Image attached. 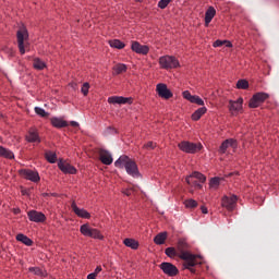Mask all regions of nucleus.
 I'll use <instances>...</instances> for the list:
<instances>
[{
	"label": "nucleus",
	"mask_w": 279,
	"mask_h": 279,
	"mask_svg": "<svg viewBox=\"0 0 279 279\" xmlns=\"http://www.w3.org/2000/svg\"><path fill=\"white\" fill-rule=\"evenodd\" d=\"M156 90H157V95L161 97V99H171V97H173V92L167 88V84L165 83L157 84Z\"/></svg>",
	"instance_id": "obj_11"
},
{
	"label": "nucleus",
	"mask_w": 279,
	"mask_h": 279,
	"mask_svg": "<svg viewBox=\"0 0 279 279\" xmlns=\"http://www.w3.org/2000/svg\"><path fill=\"white\" fill-rule=\"evenodd\" d=\"M0 158H5L7 160H14V153L0 145Z\"/></svg>",
	"instance_id": "obj_25"
},
{
	"label": "nucleus",
	"mask_w": 279,
	"mask_h": 279,
	"mask_svg": "<svg viewBox=\"0 0 279 279\" xmlns=\"http://www.w3.org/2000/svg\"><path fill=\"white\" fill-rule=\"evenodd\" d=\"M232 175H234V173H229V174H228V178H232Z\"/></svg>",
	"instance_id": "obj_57"
},
{
	"label": "nucleus",
	"mask_w": 279,
	"mask_h": 279,
	"mask_svg": "<svg viewBox=\"0 0 279 279\" xmlns=\"http://www.w3.org/2000/svg\"><path fill=\"white\" fill-rule=\"evenodd\" d=\"M109 45L113 49H125V43L121 41L120 39L109 40Z\"/></svg>",
	"instance_id": "obj_34"
},
{
	"label": "nucleus",
	"mask_w": 279,
	"mask_h": 279,
	"mask_svg": "<svg viewBox=\"0 0 279 279\" xmlns=\"http://www.w3.org/2000/svg\"><path fill=\"white\" fill-rule=\"evenodd\" d=\"M132 193H134V187H129V189L122 190V194L126 195V197H130L132 195Z\"/></svg>",
	"instance_id": "obj_45"
},
{
	"label": "nucleus",
	"mask_w": 279,
	"mask_h": 279,
	"mask_svg": "<svg viewBox=\"0 0 279 279\" xmlns=\"http://www.w3.org/2000/svg\"><path fill=\"white\" fill-rule=\"evenodd\" d=\"M225 45H226V47H228L229 49H232V41H230V40H225Z\"/></svg>",
	"instance_id": "obj_49"
},
{
	"label": "nucleus",
	"mask_w": 279,
	"mask_h": 279,
	"mask_svg": "<svg viewBox=\"0 0 279 279\" xmlns=\"http://www.w3.org/2000/svg\"><path fill=\"white\" fill-rule=\"evenodd\" d=\"M217 14V10H215V7H209L207 9V11L205 12V25L206 27H208V25H210V22L213 21V19H215Z\"/></svg>",
	"instance_id": "obj_23"
},
{
	"label": "nucleus",
	"mask_w": 279,
	"mask_h": 279,
	"mask_svg": "<svg viewBox=\"0 0 279 279\" xmlns=\"http://www.w3.org/2000/svg\"><path fill=\"white\" fill-rule=\"evenodd\" d=\"M219 184H221V178L219 177H214L209 181L210 189H214V186H219Z\"/></svg>",
	"instance_id": "obj_39"
},
{
	"label": "nucleus",
	"mask_w": 279,
	"mask_h": 279,
	"mask_svg": "<svg viewBox=\"0 0 279 279\" xmlns=\"http://www.w3.org/2000/svg\"><path fill=\"white\" fill-rule=\"evenodd\" d=\"M228 147H232L233 149H236L239 147V143L234 138L225 140L221 143V145L218 149V153L221 155L226 154L228 151Z\"/></svg>",
	"instance_id": "obj_13"
},
{
	"label": "nucleus",
	"mask_w": 279,
	"mask_h": 279,
	"mask_svg": "<svg viewBox=\"0 0 279 279\" xmlns=\"http://www.w3.org/2000/svg\"><path fill=\"white\" fill-rule=\"evenodd\" d=\"M135 1L141 2V0H135Z\"/></svg>",
	"instance_id": "obj_58"
},
{
	"label": "nucleus",
	"mask_w": 279,
	"mask_h": 279,
	"mask_svg": "<svg viewBox=\"0 0 279 279\" xmlns=\"http://www.w3.org/2000/svg\"><path fill=\"white\" fill-rule=\"evenodd\" d=\"M193 97H195V96L191 95V92H189V90L183 92V98L186 99L187 101H190V102L193 101Z\"/></svg>",
	"instance_id": "obj_44"
},
{
	"label": "nucleus",
	"mask_w": 279,
	"mask_h": 279,
	"mask_svg": "<svg viewBox=\"0 0 279 279\" xmlns=\"http://www.w3.org/2000/svg\"><path fill=\"white\" fill-rule=\"evenodd\" d=\"M206 112H208V109L206 107L198 108L195 112L192 113V121H199V119H202V117H204Z\"/></svg>",
	"instance_id": "obj_26"
},
{
	"label": "nucleus",
	"mask_w": 279,
	"mask_h": 279,
	"mask_svg": "<svg viewBox=\"0 0 279 279\" xmlns=\"http://www.w3.org/2000/svg\"><path fill=\"white\" fill-rule=\"evenodd\" d=\"M58 168L60 169V171H62V173L65 174L69 173L70 175H75V173H77V169L74 166L66 161H63L62 159L59 160Z\"/></svg>",
	"instance_id": "obj_14"
},
{
	"label": "nucleus",
	"mask_w": 279,
	"mask_h": 279,
	"mask_svg": "<svg viewBox=\"0 0 279 279\" xmlns=\"http://www.w3.org/2000/svg\"><path fill=\"white\" fill-rule=\"evenodd\" d=\"M99 160L102 165L109 166L112 162V155L106 149H101L99 153Z\"/></svg>",
	"instance_id": "obj_22"
},
{
	"label": "nucleus",
	"mask_w": 279,
	"mask_h": 279,
	"mask_svg": "<svg viewBox=\"0 0 279 279\" xmlns=\"http://www.w3.org/2000/svg\"><path fill=\"white\" fill-rule=\"evenodd\" d=\"M239 201L236 195H232L231 197L223 196L221 199L222 208H227V210H234V204Z\"/></svg>",
	"instance_id": "obj_17"
},
{
	"label": "nucleus",
	"mask_w": 279,
	"mask_h": 279,
	"mask_svg": "<svg viewBox=\"0 0 279 279\" xmlns=\"http://www.w3.org/2000/svg\"><path fill=\"white\" fill-rule=\"evenodd\" d=\"M177 252L181 260H186L185 256H198L197 254L191 253V244L184 238H180L177 242Z\"/></svg>",
	"instance_id": "obj_2"
},
{
	"label": "nucleus",
	"mask_w": 279,
	"mask_h": 279,
	"mask_svg": "<svg viewBox=\"0 0 279 279\" xmlns=\"http://www.w3.org/2000/svg\"><path fill=\"white\" fill-rule=\"evenodd\" d=\"M45 158L50 165H56L58 160V155L51 150L45 153Z\"/></svg>",
	"instance_id": "obj_31"
},
{
	"label": "nucleus",
	"mask_w": 279,
	"mask_h": 279,
	"mask_svg": "<svg viewBox=\"0 0 279 279\" xmlns=\"http://www.w3.org/2000/svg\"><path fill=\"white\" fill-rule=\"evenodd\" d=\"M236 88L240 90H247L250 88V82H247V80H239L236 82Z\"/></svg>",
	"instance_id": "obj_35"
},
{
	"label": "nucleus",
	"mask_w": 279,
	"mask_h": 279,
	"mask_svg": "<svg viewBox=\"0 0 279 279\" xmlns=\"http://www.w3.org/2000/svg\"><path fill=\"white\" fill-rule=\"evenodd\" d=\"M156 147H158V144H156L153 141L147 142L146 144L143 145L142 149H146L147 151L154 150Z\"/></svg>",
	"instance_id": "obj_37"
},
{
	"label": "nucleus",
	"mask_w": 279,
	"mask_h": 279,
	"mask_svg": "<svg viewBox=\"0 0 279 279\" xmlns=\"http://www.w3.org/2000/svg\"><path fill=\"white\" fill-rule=\"evenodd\" d=\"M269 99V94L265 92L255 93L248 101V108H260Z\"/></svg>",
	"instance_id": "obj_6"
},
{
	"label": "nucleus",
	"mask_w": 279,
	"mask_h": 279,
	"mask_svg": "<svg viewBox=\"0 0 279 279\" xmlns=\"http://www.w3.org/2000/svg\"><path fill=\"white\" fill-rule=\"evenodd\" d=\"M114 167H118V169L124 168L126 173L129 175H132V178H141V172L138 171V165H136V161H134L128 155L120 156L118 160H116Z\"/></svg>",
	"instance_id": "obj_1"
},
{
	"label": "nucleus",
	"mask_w": 279,
	"mask_h": 279,
	"mask_svg": "<svg viewBox=\"0 0 279 279\" xmlns=\"http://www.w3.org/2000/svg\"><path fill=\"white\" fill-rule=\"evenodd\" d=\"M28 271H31V274H35V276L47 278V270H43L40 267H31L28 268Z\"/></svg>",
	"instance_id": "obj_32"
},
{
	"label": "nucleus",
	"mask_w": 279,
	"mask_h": 279,
	"mask_svg": "<svg viewBox=\"0 0 279 279\" xmlns=\"http://www.w3.org/2000/svg\"><path fill=\"white\" fill-rule=\"evenodd\" d=\"M243 110V98H238L236 100H229V111L231 114H239Z\"/></svg>",
	"instance_id": "obj_15"
},
{
	"label": "nucleus",
	"mask_w": 279,
	"mask_h": 279,
	"mask_svg": "<svg viewBox=\"0 0 279 279\" xmlns=\"http://www.w3.org/2000/svg\"><path fill=\"white\" fill-rule=\"evenodd\" d=\"M223 45L225 40L217 39L216 41H214L213 47H223Z\"/></svg>",
	"instance_id": "obj_47"
},
{
	"label": "nucleus",
	"mask_w": 279,
	"mask_h": 279,
	"mask_svg": "<svg viewBox=\"0 0 279 279\" xmlns=\"http://www.w3.org/2000/svg\"><path fill=\"white\" fill-rule=\"evenodd\" d=\"M71 208H72L73 213L81 219H90V213H88V210H86L84 208L77 207V204L75 203V201L72 202Z\"/></svg>",
	"instance_id": "obj_18"
},
{
	"label": "nucleus",
	"mask_w": 279,
	"mask_h": 279,
	"mask_svg": "<svg viewBox=\"0 0 279 279\" xmlns=\"http://www.w3.org/2000/svg\"><path fill=\"white\" fill-rule=\"evenodd\" d=\"M16 241L27 245V247H32V245H34V241L23 233L16 235Z\"/></svg>",
	"instance_id": "obj_28"
},
{
	"label": "nucleus",
	"mask_w": 279,
	"mask_h": 279,
	"mask_svg": "<svg viewBox=\"0 0 279 279\" xmlns=\"http://www.w3.org/2000/svg\"><path fill=\"white\" fill-rule=\"evenodd\" d=\"M27 217L29 221H33L34 223H45V221H47V216H45L43 211L34 209L27 213Z\"/></svg>",
	"instance_id": "obj_12"
},
{
	"label": "nucleus",
	"mask_w": 279,
	"mask_h": 279,
	"mask_svg": "<svg viewBox=\"0 0 279 279\" xmlns=\"http://www.w3.org/2000/svg\"><path fill=\"white\" fill-rule=\"evenodd\" d=\"M131 49L134 53H138L140 56H147V53H149V46L141 45L138 41H132Z\"/></svg>",
	"instance_id": "obj_16"
},
{
	"label": "nucleus",
	"mask_w": 279,
	"mask_h": 279,
	"mask_svg": "<svg viewBox=\"0 0 279 279\" xmlns=\"http://www.w3.org/2000/svg\"><path fill=\"white\" fill-rule=\"evenodd\" d=\"M123 244L126 247H131V250H138V241L131 239V238H126L123 240Z\"/></svg>",
	"instance_id": "obj_29"
},
{
	"label": "nucleus",
	"mask_w": 279,
	"mask_h": 279,
	"mask_svg": "<svg viewBox=\"0 0 279 279\" xmlns=\"http://www.w3.org/2000/svg\"><path fill=\"white\" fill-rule=\"evenodd\" d=\"M33 69H35V71H45V69H47V63L40 58H35L33 60Z\"/></svg>",
	"instance_id": "obj_27"
},
{
	"label": "nucleus",
	"mask_w": 279,
	"mask_h": 279,
	"mask_svg": "<svg viewBox=\"0 0 279 279\" xmlns=\"http://www.w3.org/2000/svg\"><path fill=\"white\" fill-rule=\"evenodd\" d=\"M13 215H21V208L16 207L12 209Z\"/></svg>",
	"instance_id": "obj_48"
},
{
	"label": "nucleus",
	"mask_w": 279,
	"mask_h": 279,
	"mask_svg": "<svg viewBox=\"0 0 279 279\" xmlns=\"http://www.w3.org/2000/svg\"><path fill=\"white\" fill-rule=\"evenodd\" d=\"M165 254L166 256H168V258H175V256L179 258L180 253H178V248L173 247V246H169L165 250Z\"/></svg>",
	"instance_id": "obj_30"
},
{
	"label": "nucleus",
	"mask_w": 279,
	"mask_h": 279,
	"mask_svg": "<svg viewBox=\"0 0 279 279\" xmlns=\"http://www.w3.org/2000/svg\"><path fill=\"white\" fill-rule=\"evenodd\" d=\"M50 123L52 128H57V130H62V128H69V122L62 118L53 117L50 119Z\"/></svg>",
	"instance_id": "obj_21"
},
{
	"label": "nucleus",
	"mask_w": 279,
	"mask_h": 279,
	"mask_svg": "<svg viewBox=\"0 0 279 279\" xmlns=\"http://www.w3.org/2000/svg\"><path fill=\"white\" fill-rule=\"evenodd\" d=\"M100 271H101V266H97L95 271L92 274H95V276H97Z\"/></svg>",
	"instance_id": "obj_52"
},
{
	"label": "nucleus",
	"mask_w": 279,
	"mask_h": 279,
	"mask_svg": "<svg viewBox=\"0 0 279 279\" xmlns=\"http://www.w3.org/2000/svg\"><path fill=\"white\" fill-rule=\"evenodd\" d=\"M169 236V233L167 231L158 233L154 238L155 245H165V242L167 241V238Z\"/></svg>",
	"instance_id": "obj_24"
},
{
	"label": "nucleus",
	"mask_w": 279,
	"mask_h": 279,
	"mask_svg": "<svg viewBox=\"0 0 279 279\" xmlns=\"http://www.w3.org/2000/svg\"><path fill=\"white\" fill-rule=\"evenodd\" d=\"M22 195H27V191L26 190H22Z\"/></svg>",
	"instance_id": "obj_56"
},
{
	"label": "nucleus",
	"mask_w": 279,
	"mask_h": 279,
	"mask_svg": "<svg viewBox=\"0 0 279 279\" xmlns=\"http://www.w3.org/2000/svg\"><path fill=\"white\" fill-rule=\"evenodd\" d=\"M195 180H198L201 184H204V182H206V175H204L202 172L194 171L185 179V182L187 184H195Z\"/></svg>",
	"instance_id": "obj_19"
},
{
	"label": "nucleus",
	"mask_w": 279,
	"mask_h": 279,
	"mask_svg": "<svg viewBox=\"0 0 279 279\" xmlns=\"http://www.w3.org/2000/svg\"><path fill=\"white\" fill-rule=\"evenodd\" d=\"M178 147L180 151H183L184 154H197L204 149L202 143H193L189 141H182L178 144Z\"/></svg>",
	"instance_id": "obj_4"
},
{
	"label": "nucleus",
	"mask_w": 279,
	"mask_h": 279,
	"mask_svg": "<svg viewBox=\"0 0 279 279\" xmlns=\"http://www.w3.org/2000/svg\"><path fill=\"white\" fill-rule=\"evenodd\" d=\"M126 71H128V65H125L123 63H118L113 68V75H121V73H126Z\"/></svg>",
	"instance_id": "obj_33"
},
{
	"label": "nucleus",
	"mask_w": 279,
	"mask_h": 279,
	"mask_svg": "<svg viewBox=\"0 0 279 279\" xmlns=\"http://www.w3.org/2000/svg\"><path fill=\"white\" fill-rule=\"evenodd\" d=\"M160 69H178L180 61L173 56H163L159 58Z\"/></svg>",
	"instance_id": "obj_7"
},
{
	"label": "nucleus",
	"mask_w": 279,
	"mask_h": 279,
	"mask_svg": "<svg viewBox=\"0 0 279 279\" xmlns=\"http://www.w3.org/2000/svg\"><path fill=\"white\" fill-rule=\"evenodd\" d=\"M201 210H202L203 215H208V208L206 206H202Z\"/></svg>",
	"instance_id": "obj_50"
},
{
	"label": "nucleus",
	"mask_w": 279,
	"mask_h": 279,
	"mask_svg": "<svg viewBox=\"0 0 279 279\" xmlns=\"http://www.w3.org/2000/svg\"><path fill=\"white\" fill-rule=\"evenodd\" d=\"M190 186H197V189H202V184L197 183V181H195V183L190 184Z\"/></svg>",
	"instance_id": "obj_53"
},
{
	"label": "nucleus",
	"mask_w": 279,
	"mask_h": 279,
	"mask_svg": "<svg viewBox=\"0 0 279 279\" xmlns=\"http://www.w3.org/2000/svg\"><path fill=\"white\" fill-rule=\"evenodd\" d=\"M191 104H196V106H204V100L199 96L194 95Z\"/></svg>",
	"instance_id": "obj_42"
},
{
	"label": "nucleus",
	"mask_w": 279,
	"mask_h": 279,
	"mask_svg": "<svg viewBox=\"0 0 279 279\" xmlns=\"http://www.w3.org/2000/svg\"><path fill=\"white\" fill-rule=\"evenodd\" d=\"M70 125H71L72 128H80V123H77V122H75V121H71V122H70Z\"/></svg>",
	"instance_id": "obj_51"
},
{
	"label": "nucleus",
	"mask_w": 279,
	"mask_h": 279,
	"mask_svg": "<svg viewBox=\"0 0 279 279\" xmlns=\"http://www.w3.org/2000/svg\"><path fill=\"white\" fill-rule=\"evenodd\" d=\"M35 112L38 114V117H41L43 119L49 118V112L45 111V109L40 107H35Z\"/></svg>",
	"instance_id": "obj_36"
},
{
	"label": "nucleus",
	"mask_w": 279,
	"mask_h": 279,
	"mask_svg": "<svg viewBox=\"0 0 279 279\" xmlns=\"http://www.w3.org/2000/svg\"><path fill=\"white\" fill-rule=\"evenodd\" d=\"M19 174L24 178V180H29V182H34L35 184H38L40 182V174L38 171H34L31 169H21L19 170Z\"/></svg>",
	"instance_id": "obj_10"
},
{
	"label": "nucleus",
	"mask_w": 279,
	"mask_h": 279,
	"mask_svg": "<svg viewBox=\"0 0 279 279\" xmlns=\"http://www.w3.org/2000/svg\"><path fill=\"white\" fill-rule=\"evenodd\" d=\"M43 197H51L50 193H43Z\"/></svg>",
	"instance_id": "obj_54"
},
{
	"label": "nucleus",
	"mask_w": 279,
	"mask_h": 279,
	"mask_svg": "<svg viewBox=\"0 0 279 279\" xmlns=\"http://www.w3.org/2000/svg\"><path fill=\"white\" fill-rule=\"evenodd\" d=\"M17 47L21 56H25V40H29V32L24 24L16 32Z\"/></svg>",
	"instance_id": "obj_3"
},
{
	"label": "nucleus",
	"mask_w": 279,
	"mask_h": 279,
	"mask_svg": "<svg viewBox=\"0 0 279 279\" xmlns=\"http://www.w3.org/2000/svg\"><path fill=\"white\" fill-rule=\"evenodd\" d=\"M50 197H58V193H50Z\"/></svg>",
	"instance_id": "obj_55"
},
{
	"label": "nucleus",
	"mask_w": 279,
	"mask_h": 279,
	"mask_svg": "<svg viewBox=\"0 0 279 279\" xmlns=\"http://www.w3.org/2000/svg\"><path fill=\"white\" fill-rule=\"evenodd\" d=\"M108 104H119V96H111L108 98Z\"/></svg>",
	"instance_id": "obj_46"
},
{
	"label": "nucleus",
	"mask_w": 279,
	"mask_h": 279,
	"mask_svg": "<svg viewBox=\"0 0 279 279\" xmlns=\"http://www.w3.org/2000/svg\"><path fill=\"white\" fill-rule=\"evenodd\" d=\"M80 232L83 234V236H89V239H98V241H104V234H101V231H99V229L90 228V225L88 223L82 225Z\"/></svg>",
	"instance_id": "obj_5"
},
{
	"label": "nucleus",
	"mask_w": 279,
	"mask_h": 279,
	"mask_svg": "<svg viewBox=\"0 0 279 279\" xmlns=\"http://www.w3.org/2000/svg\"><path fill=\"white\" fill-rule=\"evenodd\" d=\"M88 90H90V84L86 82L83 84V86L81 88V93L84 95V97H87Z\"/></svg>",
	"instance_id": "obj_40"
},
{
	"label": "nucleus",
	"mask_w": 279,
	"mask_h": 279,
	"mask_svg": "<svg viewBox=\"0 0 279 279\" xmlns=\"http://www.w3.org/2000/svg\"><path fill=\"white\" fill-rule=\"evenodd\" d=\"M183 258L184 263H183V269H187L189 271H191L192 274H197V270L193 267H196V265H202V263L197 262V258H202V255H195L193 256H185Z\"/></svg>",
	"instance_id": "obj_9"
},
{
	"label": "nucleus",
	"mask_w": 279,
	"mask_h": 279,
	"mask_svg": "<svg viewBox=\"0 0 279 279\" xmlns=\"http://www.w3.org/2000/svg\"><path fill=\"white\" fill-rule=\"evenodd\" d=\"M159 268L161 271L166 275L169 276L170 278H175L178 274H180V270L178 269V266L173 265L172 263L169 262H163L159 265Z\"/></svg>",
	"instance_id": "obj_8"
},
{
	"label": "nucleus",
	"mask_w": 279,
	"mask_h": 279,
	"mask_svg": "<svg viewBox=\"0 0 279 279\" xmlns=\"http://www.w3.org/2000/svg\"><path fill=\"white\" fill-rule=\"evenodd\" d=\"M185 208H197L198 204L197 201L190 198L184 201Z\"/></svg>",
	"instance_id": "obj_38"
},
{
	"label": "nucleus",
	"mask_w": 279,
	"mask_h": 279,
	"mask_svg": "<svg viewBox=\"0 0 279 279\" xmlns=\"http://www.w3.org/2000/svg\"><path fill=\"white\" fill-rule=\"evenodd\" d=\"M119 104H132V97L119 96Z\"/></svg>",
	"instance_id": "obj_43"
},
{
	"label": "nucleus",
	"mask_w": 279,
	"mask_h": 279,
	"mask_svg": "<svg viewBox=\"0 0 279 279\" xmlns=\"http://www.w3.org/2000/svg\"><path fill=\"white\" fill-rule=\"evenodd\" d=\"M25 141L27 143H40V135L38 134V130L31 128L25 135Z\"/></svg>",
	"instance_id": "obj_20"
},
{
	"label": "nucleus",
	"mask_w": 279,
	"mask_h": 279,
	"mask_svg": "<svg viewBox=\"0 0 279 279\" xmlns=\"http://www.w3.org/2000/svg\"><path fill=\"white\" fill-rule=\"evenodd\" d=\"M170 3H171V0H160L158 2V8L160 10H165Z\"/></svg>",
	"instance_id": "obj_41"
}]
</instances>
